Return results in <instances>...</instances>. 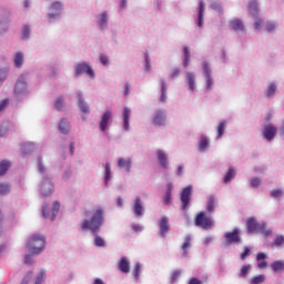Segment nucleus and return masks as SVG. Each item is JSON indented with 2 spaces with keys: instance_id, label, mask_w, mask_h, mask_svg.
Returning <instances> with one entry per match:
<instances>
[{
  "instance_id": "6e6552de",
  "label": "nucleus",
  "mask_w": 284,
  "mask_h": 284,
  "mask_svg": "<svg viewBox=\"0 0 284 284\" xmlns=\"http://www.w3.org/2000/svg\"><path fill=\"white\" fill-rule=\"evenodd\" d=\"M160 227V236L165 239L168 236V232H170V220L168 216H162L159 222Z\"/></svg>"
},
{
  "instance_id": "9b49d317",
  "label": "nucleus",
  "mask_w": 284,
  "mask_h": 284,
  "mask_svg": "<svg viewBox=\"0 0 284 284\" xmlns=\"http://www.w3.org/2000/svg\"><path fill=\"white\" fill-rule=\"evenodd\" d=\"M190 196H192V187L187 186L182 191L181 201H182V210H186L190 204Z\"/></svg>"
},
{
  "instance_id": "473e14b6",
  "label": "nucleus",
  "mask_w": 284,
  "mask_h": 284,
  "mask_svg": "<svg viewBox=\"0 0 284 284\" xmlns=\"http://www.w3.org/2000/svg\"><path fill=\"white\" fill-rule=\"evenodd\" d=\"M273 272H283L284 271V262L275 261L271 264Z\"/></svg>"
},
{
  "instance_id": "bb28decb",
  "label": "nucleus",
  "mask_w": 284,
  "mask_h": 284,
  "mask_svg": "<svg viewBox=\"0 0 284 284\" xmlns=\"http://www.w3.org/2000/svg\"><path fill=\"white\" fill-rule=\"evenodd\" d=\"M248 12L253 17H258V2H256L255 0L250 1Z\"/></svg>"
},
{
  "instance_id": "7c9ffc66",
  "label": "nucleus",
  "mask_w": 284,
  "mask_h": 284,
  "mask_svg": "<svg viewBox=\"0 0 284 284\" xmlns=\"http://www.w3.org/2000/svg\"><path fill=\"white\" fill-rule=\"evenodd\" d=\"M161 83H162V87H161L160 101L161 103H165V101H168V85H165V80H162Z\"/></svg>"
},
{
  "instance_id": "0eeeda50",
  "label": "nucleus",
  "mask_w": 284,
  "mask_h": 284,
  "mask_svg": "<svg viewBox=\"0 0 284 284\" xmlns=\"http://www.w3.org/2000/svg\"><path fill=\"white\" fill-rule=\"evenodd\" d=\"M14 94H17V97L28 94V82H26V78H23V75L16 82Z\"/></svg>"
},
{
  "instance_id": "aec40b11",
  "label": "nucleus",
  "mask_w": 284,
  "mask_h": 284,
  "mask_svg": "<svg viewBox=\"0 0 284 284\" xmlns=\"http://www.w3.org/2000/svg\"><path fill=\"white\" fill-rule=\"evenodd\" d=\"M118 166L121 169V170H126V172H130L131 168H132V160L131 159H123V158H120L118 160Z\"/></svg>"
},
{
  "instance_id": "4d7b16f0",
  "label": "nucleus",
  "mask_w": 284,
  "mask_h": 284,
  "mask_svg": "<svg viewBox=\"0 0 284 284\" xmlns=\"http://www.w3.org/2000/svg\"><path fill=\"white\" fill-rule=\"evenodd\" d=\"M262 26H263V19L256 18V20L254 22V29L255 30H261Z\"/></svg>"
},
{
  "instance_id": "4468645a",
  "label": "nucleus",
  "mask_w": 284,
  "mask_h": 284,
  "mask_svg": "<svg viewBox=\"0 0 284 284\" xmlns=\"http://www.w3.org/2000/svg\"><path fill=\"white\" fill-rule=\"evenodd\" d=\"M52 192H54V185L50 180H44L41 186V195L42 196H51Z\"/></svg>"
},
{
  "instance_id": "a878e982",
  "label": "nucleus",
  "mask_w": 284,
  "mask_h": 284,
  "mask_svg": "<svg viewBox=\"0 0 284 284\" xmlns=\"http://www.w3.org/2000/svg\"><path fill=\"white\" fill-rule=\"evenodd\" d=\"M192 247V236L186 235L182 244L183 256H187V250Z\"/></svg>"
},
{
  "instance_id": "49530a36",
  "label": "nucleus",
  "mask_w": 284,
  "mask_h": 284,
  "mask_svg": "<svg viewBox=\"0 0 284 284\" xmlns=\"http://www.w3.org/2000/svg\"><path fill=\"white\" fill-rule=\"evenodd\" d=\"M94 245L97 247H105V241L101 236L95 235Z\"/></svg>"
},
{
  "instance_id": "5fc2aeb1",
  "label": "nucleus",
  "mask_w": 284,
  "mask_h": 284,
  "mask_svg": "<svg viewBox=\"0 0 284 284\" xmlns=\"http://www.w3.org/2000/svg\"><path fill=\"white\" fill-rule=\"evenodd\" d=\"M55 110H62L63 109V98H59L54 103Z\"/></svg>"
},
{
  "instance_id": "f03ea898",
  "label": "nucleus",
  "mask_w": 284,
  "mask_h": 284,
  "mask_svg": "<svg viewBox=\"0 0 284 284\" xmlns=\"http://www.w3.org/2000/svg\"><path fill=\"white\" fill-rule=\"evenodd\" d=\"M246 227L248 234L260 232V234H263L264 236H272V230L267 229V224H265V222L258 223L254 217L247 220Z\"/></svg>"
},
{
  "instance_id": "79ce46f5",
  "label": "nucleus",
  "mask_w": 284,
  "mask_h": 284,
  "mask_svg": "<svg viewBox=\"0 0 284 284\" xmlns=\"http://www.w3.org/2000/svg\"><path fill=\"white\" fill-rule=\"evenodd\" d=\"M133 276L135 278V281H139L140 276H141V264L140 263H136L134 265V268H133Z\"/></svg>"
},
{
  "instance_id": "69168bd1",
  "label": "nucleus",
  "mask_w": 284,
  "mask_h": 284,
  "mask_svg": "<svg viewBox=\"0 0 284 284\" xmlns=\"http://www.w3.org/2000/svg\"><path fill=\"white\" fill-rule=\"evenodd\" d=\"M45 276V272H40L37 281H36V284H41L43 283V277Z\"/></svg>"
},
{
  "instance_id": "6ab92c4d",
  "label": "nucleus",
  "mask_w": 284,
  "mask_h": 284,
  "mask_svg": "<svg viewBox=\"0 0 284 284\" xmlns=\"http://www.w3.org/2000/svg\"><path fill=\"white\" fill-rule=\"evenodd\" d=\"M203 14H205V3L203 0L200 1L199 3V14H197V26L199 28H203Z\"/></svg>"
},
{
  "instance_id": "603ef678",
  "label": "nucleus",
  "mask_w": 284,
  "mask_h": 284,
  "mask_svg": "<svg viewBox=\"0 0 284 284\" xmlns=\"http://www.w3.org/2000/svg\"><path fill=\"white\" fill-rule=\"evenodd\" d=\"M8 77V69H0V85Z\"/></svg>"
},
{
  "instance_id": "e2e57ef3",
  "label": "nucleus",
  "mask_w": 284,
  "mask_h": 284,
  "mask_svg": "<svg viewBox=\"0 0 284 284\" xmlns=\"http://www.w3.org/2000/svg\"><path fill=\"white\" fill-rule=\"evenodd\" d=\"M211 8H212V10H215L216 12H221V3H219V2H213L212 4H211Z\"/></svg>"
},
{
  "instance_id": "4c0bfd02",
  "label": "nucleus",
  "mask_w": 284,
  "mask_h": 284,
  "mask_svg": "<svg viewBox=\"0 0 284 284\" xmlns=\"http://www.w3.org/2000/svg\"><path fill=\"white\" fill-rule=\"evenodd\" d=\"M111 174H112V166L110 165V163H106L105 164V179H104L105 185H108V182L111 179Z\"/></svg>"
},
{
  "instance_id": "c85d7f7f",
  "label": "nucleus",
  "mask_w": 284,
  "mask_h": 284,
  "mask_svg": "<svg viewBox=\"0 0 284 284\" xmlns=\"http://www.w3.org/2000/svg\"><path fill=\"white\" fill-rule=\"evenodd\" d=\"M59 130L62 134H68L70 132V122L68 120L62 119L59 124Z\"/></svg>"
},
{
  "instance_id": "412c9836",
  "label": "nucleus",
  "mask_w": 284,
  "mask_h": 284,
  "mask_svg": "<svg viewBox=\"0 0 284 284\" xmlns=\"http://www.w3.org/2000/svg\"><path fill=\"white\" fill-rule=\"evenodd\" d=\"M186 81L192 92L196 90V77L192 72L186 73Z\"/></svg>"
},
{
  "instance_id": "dca6fc26",
  "label": "nucleus",
  "mask_w": 284,
  "mask_h": 284,
  "mask_svg": "<svg viewBox=\"0 0 284 284\" xmlns=\"http://www.w3.org/2000/svg\"><path fill=\"white\" fill-rule=\"evenodd\" d=\"M133 212L135 214V216H143V202L141 201V197H136L135 202L133 204Z\"/></svg>"
},
{
  "instance_id": "8fccbe9b",
  "label": "nucleus",
  "mask_w": 284,
  "mask_h": 284,
  "mask_svg": "<svg viewBox=\"0 0 284 284\" xmlns=\"http://www.w3.org/2000/svg\"><path fill=\"white\" fill-rule=\"evenodd\" d=\"M284 244V236L283 235H277L274 240L273 245L276 247H281Z\"/></svg>"
},
{
  "instance_id": "5701e85b",
  "label": "nucleus",
  "mask_w": 284,
  "mask_h": 284,
  "mask_svg": "<svg viewBox=\"0 0 284 284\" xmlns=\"http://www.w3.org/2000/svg\"><path fill=\"white\" fill-rule=\"evenodd\" d=\"M78 103L81 112L84 114H88L90 112V106H88V103H85V100H83V95L81 93H78Z\"/></svg>"
},
{
  "instance_id": "9d476101",
  "label": "nucleus",
  "mask_w": 284,
  "mask_h": 284,
  "mask_svg": "<svg viewBox=\"0 0 284 284\" xmlns=\"http://www.w3.org/2000/svg\"><path fill=\"white\" fill-rule=\"evenodd\" d=\"M63 8V3L55 1L49 9V19H57L59 14H61V10Z\"/></svg>"
},
{
  "instance_id": "e433bc0d",
  "label": "nucleus",
  "mask_w": 284,
  "mask_h": 284,
  "mask_svg": "<svg viewBox=\"0 0 284 284\" xmlns=\"http://www.w3.org/2000/svg\"><path fill=\"white\" fill-rule=\"evenodd\" d=\"M234 176H236V173L234 172L233 168H230L226 175L224 176V183H230Z\"/></svg>"
},
{
  "instance_id": "7ed1b4c3",
  "label": "nucleus",
  "mask_w": 284,
  "mask_h": 284,
  "mask_svg": "<svg viewBox=\"0 0 284 284\" xmlns=\"http://www.w3.org/2000/svg\"><path fill=\"white\" fill-rule=\"evenodd\" d=\"M28 247L31 254H41L45 248V237L43 235H32L28 241Z\"/></svg>"
},
{
  "instance_id": "338daca9",
  "label": "nucleus",
  "mask_w": 284,
  "mask_h": 284,
  "mask_svg": "<svg viewBox=\"0 0 284 284\" xmlns=\"http://www.w3.org/2000/svg\"><path fill=\"white\" fill-rule=\"evenodd\" d=\"M100 61L102 65H108V58L105 54L100 55Z\"/></svg>"
},
{
  "instance_id": "de8ad7c7",
  "label": "nucleus",
  "mask_w": 284,
  "mask_h": 284,
  "mask_svg": "<svg viewBox=\"0 0 284 284\" xmlns=\"http://www.w3.org/2000/svg\"><path fill=\"white\" fill-rule=\"evenodd\" d=\"M271 196L273 199H281V196H283V190L274 189L273 191H271Z\"/></svg>"
},
{
  "instance_id": "2f4dec72",
  "label": "nucleus",
  "mask_w": 284,
  "mask_h": 284,
  "mask_svg": "<svg viewBox=\"0 0 284 284\" xmlns=\"http://www.w3.org/2000/svg\"><path fill=\"white\" fill-rule=\"evenodd\" d=\"M215 203H216V200L214 199V196H210L206 204V212L209 214H214Z\"/></svg>"
},
{
  "instance_id": "58836bf2",
  "label": "nucleus",
  "mask_w": 284,
  "mask_h": 284,
  "mask_svg": "<svg viewBox=\"0 0 284 284\" xmlns=\"http://www.w3.org/2000/svg\"><path fill=\"white\" fill-rule=\"evenodd\" d=\"M209 145H210V143L207 142V138H201L199 150H201V152H205V150H207Z\"/></svg>"
},
{
  "instance_id": "393cba45",
  "label": "nucleus",
  "mask_w": 284,
  "mask_h": 284,
  "mask_svg": "<svg viewBox=\"0 0 284 284\" xmlns=\"http://www.w3.org/2000/svg\"><path fill=\"white\" fill-rule=\"evenodd\" d=\"M131 110L128 108H124L123 111V125H124V130L128 132V130H130V114H131Z\"/></svg>"
},
{
  "instance_id": "f8f14e48",
  "label": "nucleus",
  "mask_w": 284,
  "mask_h": 284,
  "mask_svg": "<svg viewBox=\"0 0 284 284\" xmlns=\"http://www.w3.org/2000/svg\"><path fill=\"white\" fill-rule=\"evenodd\" d=\"M278 130L276 126L268 124L264 128L263 135L266 139V141H272L275 136Z\"/></svg>"
},
{
  "instance_id": "ddd939ff",
  "label": "nucleus",
  "mask_w": 284,
  "mask_h": 284,
  "mask_svg": "<svg viewBox=\"0 0 284 284\" xmlns=\"http://www.w3.org/2000/svg\"><path fill=\"white\" fill-rule=\"evenodd\" d=\"M112 122V111H106L103 113L100 121V130L101 132H105L108 130V124Z\"/></svg>"
},
{
  "instance_id": "37998d69",
  "label": "nucleus",
  "mask_w": 284,
  "mask_h": 284,
  "mask_svg": "<svg viewBox=\"0 0 284 284\" xmlns=\"http://www.w3.org/2000/svg\"><path fill=\"white\" fill-rule=\"evenodd\" d=\"M33 150H34V144H32V143H24L22 145L23 154H28V152H32Z\"/></svg>"
},
{
  "instance_id": "72a5a7b5",
  "label": "nucleus",
  "mask_w": 284,
  "mask_h": 284,
  "mask_svg": "<svg viewBox=\"0 0 284 284\" xmlns=\"http://www.w3.org/2000/svg\"><path fill=\"white\" fill-rule=\"evenodd\" d=\"M98 23L100 24V28L102 30H104V28H108V14L102 13L98 19Z\"/></svg>"
},
{
  "instance_id": "052dcab7",
  "label": "nucleus",
  "mask_w": 284,
  "mask_h": 284,
  "mask_svg": "<svg viewBox=\"0 0 284 284\" xmlns=\"http://www.w3.org/2000/svg\"><path fill=\"white\" fill-rule=\"evenodd\" d=\"M7 105H10V100L6 99L2 102H0V112H3Z\"/></svg>"
},
{
  "instance_id": "f3484780",
  "label": "nucleus",
  "mask_w": 284,
  "mask_h": 284,
  "mask_svg": "<svg viewBox=\"0 0 284 284\" xmlns=\"http://www.w3.org/2000/svg\"><path fill=\"white\" fill-rule=\"evenodd\" d=\"M118 267L123 274H130V261H128V257H121Z\"/></svg>"
},
{
  "instance_id": "2eb2a0df",
  "label": "nucleus",
  "mask_w": 284,
  "mask_h": 284,
  "mask_svg": "<svg viewBox=\"0 0 284 284\" xmlns=\"http://www.w3.org/2000/svg\"><path fill=\"white\" fill-rule=\"evenodd\" d=\"M231 30H234L235 32H244L245 31V24L241 19H233L230 22Z\"/></svg>"
},
{
  "instance_id": "b1692460",
  "label": "nucleus",
  "mask_w": 284,
  "mask_h": 284,
  "mask_svg": "<svg viewBox=\"0 0 284 284\" xmlns=\"http://www.w3.org/2000/svg\"><path fill=\"white\" fill-rule=\"evenodd\" d=\"M265 258H267V255L265 253H258L256 255V261H258V270H265V267H267V262L265 261Z\"/></svg>"
},
{
  "instance_id": "774afa93",
  "label": "nucleus",
  "mask_w": 284,
  "mask_h": 284,
  "mask_svg": "<svg viewBox=\"0 0 284 284\" xmlns=\"http://www.w3.org/2000/svg\"><path fill=\"white\" fill-rule=\"evenodd\" d=\"M189 284H203V282H201L199 278L193 277L190 280Z\"/></svg>"
},
{
  "instance_id": "cd10ccee",
  "label": "nucleus",
  "mask_w": 284,
  "mask_h": 284,
  "mask_svg": "<svg viewBox=\"0 0 284 284\" xmlns=\"http://www.w3.org/2000/svg\"><path fill=\"white\" fill-rule=\"evenodd\" d=\"M158 160L160 161V164L162 168H168V154H165L163 151H158Z\"/></svg>"
},
{
  "instance_id": "a19ab883",
  "label": "nucleus",
  "mask_w": 284,
  "mask_h": 284,
  "mask_svg": "<svg viewBox=\"0 0 284 284\" xmlns=\"http://www.w3.org/2000/svg\"><path fill=\"white\" fill-rule=\"evenodd\" d=\"M225 125L226 122H221L217 126V139H222L223 138V134L225 133Z\"/></svg>"
},
{
  "instance_id": "f704fd0d",
  "label": "nucleus",
  "mask_w": 284,
  "mask_h": 284,
  "mask_svg": "<svg viewBox=\"0 0 284 284\" xmlns=\"http://www.w3.org/2000/svg\"><path fill=\"white\" fill-rule=\"evenodd\" d=\"M14 65L16 68H22L23 67V53L18 52L14 55Z\"/></svg>"
},
{
  "instance_id": "423d86ee",
  "label": "nucleus",
  "mask_w": 284,
  "mask_h": 284,
  "mask_svg": "<svg viewBox=\"0 0 284 284\" xmlns=\"http://www.w3.org/2000/svg\"><path fill=\"white\" fill-rule=\"evenodd\" d=\"M75 74L77 77H81V74H87L88 77H91V79H94V70H92V67L85 62L78 63L75 65Z\"/></svg>"
},
{
  "instance_id": "c756f323",
  "label": "nucleus",
  "mask_w": 284,
  "mask_h": 284,
  "mask_svg": "<svg viewBox=\"0 0 284 284\" xmlns=\"http://www.w3.org/2000/svg\"><path fill=\"white\" fill-rule=\"evenodd\" d=\"M10 162L8 160H2L0 162V176H4V174L10 170Z\"/></svg>"
},
{
  "instance_id": "39448f33",
  "label": "nucleus",
  "mask_w": 284,
  "mask_h": 284,
  "mask_svg": "<svg viewBox=\"0 0 284 284\" xmlns=\"http://www.w3.org/2000/svg\"><path fill=\"white\" fill-rule=\"evenodd\" d=\"M60 209H61V203H59V201L54 202L52 211H49L48 204H44L42 206V216L44 219H50V221H54V219L57 217V212H59Z\"/></svg>"
},
{
  "instance_id": "13d9d810",
  "label": "nucleus",
  "mask_w": 284,
  "mask_h": 284,
  "mask_svg": "<svg viewBox=\"0 0 284 284\" xmlns=\"http://www.w3.org/2000/svg\"><path fill=\"white\" fill-rule=\"evenodd\" d=\"M276 30V24L274 22H267L266 23V31L267 32H274Z\"/></svg>"
},
{
  "instance_id": "864d4df0",
  "label": "nucleus",
  "mask_w": 284,
  "mask_h": 284,
  "mask_svg": "<svg viewBox=\"0 0 284 284\" xmlns=\"http://www.w3.org/2000/svg\"><path fill=\"white\" fill-rule=\"evenodd\" d=\"M202 68H203V72H204L205 77H207V75L211 74L212 71L210 70V65L207 64L206 61H204V62L202 63Z\"/></svg>"
},
{
  "instance_id": "09e8293b",
  "label": "nucleus",
  "mask_w": 284,
  "mask_h": 284,
  "mask_svg": "<svg viewBox=\"0 0 284 284\" xmlns=\"http://www.w3.org/2000/svg\"><path fill=\"white\" fill-rule=\"evenodd\" d=\"M205 79L207 90H212V88H214V79L212 78V74L205 75Z\"/></svg>"
},
{
  "instance_id": "4be33fe9",
  "label": "nucleus",
  "mask_w": 284,
  "mask_h": 284,
  "mask_svg": "<svg viewBox=\"0 0 284 284\" xmlns=\"http://www.w3.org/2000/svg\"><path fill=\"white\" fill-rule=\"evenodd\" d=\"M166 192H165V196H164V205H170V203H172V190L174 187V185L172 184V182H169L166 184Z\"/></svg>"
},
{
  "instance_id": "1a4fd4ad",
  "label": "nucleus",
  "mask_w": 284,
  "mask_h": 284,
  "mask_svg": "<svg viewBox=\"0 0 284 284\" xmlns=\"http://www.w3.org/2000/svg\"><path fill=\"white\" fill-rule=\"evenodd\" d=\"M239 229H234L232 232L225 233V239L229 244L241 243V234Z\"/></svg>"
},
{
  "instance_id": "6e6d98bb",
  "label": "nucleus",
  "mask_w": 284,
  "mask_h": 284,
  "mask_svg": "<svg viewBox=\"0 0 284 284\" xmlns=\"http://www.w3.org/2000/svg\"><path fill=\"white\" fill-rule=\"evenodd\" d=\"M261 185V179L258 178H253L251 180V187H258Z\"/></svg>"
},
{
  "instance_id": "a211bd4d",
  "label": "nucleus",
  "mask_w": 284,
  "mask_h": 284,
  "mask_svg": "<svg viewBox=\"0 0 284 284\" xmlns=\"http://www.w3.org/2000/svg\"><path fill=\"white\" fill-rule=\"evenodd\" d=\"M154 125H163L165 123V113L162 110H159L153 115Z\"/></svg>"
},
{
  "instance_id": "a18cd8bd",
  "label": "nucleus",
  "mask_w": 284,
  "mask_h": 284,
  "mask_svg": "<svg viewBox=\"0 0 284 284\" xmlns=\"http://www.w3.org/2000/svg\"><path fill=\"white\" fill-rule=\"evenodd\" d=\"M265 282V275H257L251 280V284H261Z\"/></svg>"
},
{
  "instance_id": "20e7f679",
  "label": "nucleus",
  "mask_w": 284,
  "mask_h": 284,
  "mask_svg": "<svg viewBox=\"0 0 284 284\" xmlns=\"http://www.w3.org/2000/svg\"><path fill=\"white\" fill-rule=\"evenodd\" d=\"M195 225L203 230H210L214 225V221H212V217L205 215V212H200L195 217Z\"/></svg>"
},
{
  "instance_id": "680f3d73",
  "label": "nucleus",
  "mask_w": 284,
  "mask_h": 284,
  "mask_svg": "<svg viewBox=\"0 0 284 284\" xmlns=\"http://www.w3.org/2000/svg\"><path fill=\"white\" fill-rule=\"evenodd\" d=\"M247 256H250V247L244 248V252L241 254V260L245 261V258H247Z\"/></svg>"
},
{
  "instance_id": "bf43d9fd",
  "label": "nucleus",
  "mask_w": 284,
  "mask_h": 284,
  "mask_svg": "<svg viewBox=\"0 0 284 284\" xmlns=\"http://www.w3.org/2000/svg\"><path fill=\"white\" fill-rule=\"evenodd\" d=\"M22 37H23V39H28V37H30V27L29 26L23 27Z\"/></svg>"
},
{
  "instance_id": "f257e3e1",
  "label": "nucleus",
  "mask_w": 284,
  "mask_h": 284,
  "mask_svg": "<svg viewBox=\"0 0 284 284\" xmlns=\"http://www.w3.org/2000/svg\"><path fill=\"white\" fill-rule=\"evenodd\" d=\"M105 217L103 216V207L98 206L92 209V216L90 220H84L81 229L82 230H90L92 234H97L99 230L103 226Z\"/></svg>"
},
{
  "instance_id": "c03bdc74",
  "label": "nucleus",
  "mask_w": 284,
  "mask_h": 284,
  "mask_svg": "<svg viewBox=\"0 0 284 284\" xmlns=\"http://www.w3.org/2000/svg\"><path fill=\"white\" fill-rule=\"evenodd\" d=\"M250 270H252L251 265L242 266L241 273H240L241 278H245L247 276V273L250 272Z\"/></svg>"
},
{
  "instance_id": "0e129e2a",
  "label": "nucleus",
  "mask_w": 284,
  "mask_h": 284,
  "mask_svg": "<svg viewBox=\"0 0 284 284\" xmlns=\"http://www.w3.org/2000/svg\"><path fill=\"white\" fill-rule=\"evenodd\" d=\"M181 276V271H174L171 276V281L174 282Z\"/></svg>"
},
{
  "instance_id": "c9c22d12",
  "label": "nucleus",
  "mask_w": 284,
  "mask_h": 284,
  "mask_svg": "<svg viewBox=\"0 0 284 284\" xmlns=\"http://www.w3.org/2000/svg\"><path fill=\"white\" fill-rule=\"evenodd\" d=\"M183 53H184L183 65H184V68H187L190 65V49L187 47H184Z\"/></svg>"
},
{
  "instance_id": "ea45409f",
  "label": "nucleus",
  "mask_w": 284,
  "mask_h": 284,
  "mask_svg": "<svg viewBox=\"0 0 284 284\" xmlns=\"http://www.w3.org/2000/svg\"><path fill=\"white\" fill-rule=\"evenodd\" d=\"M10 193V184L8 183H0V194L3 196Z\"/></svg>"
},
{
  "instance_id": "3c124183",
  "label": "nucleus",
  "mask_w": 284,
  "mask_h": 284,
  "mask_svg": "<svg viewBox=\"0 0 284 284\" xmlns=\"http://www.w3.org/2000/svg\"><path fill=\"white\" fill-rule=\"evenodd\" d=\"M276 94V85L274 83L270 84L267 91H266V97H274Z\"/></svg>"
}]
</instances>
